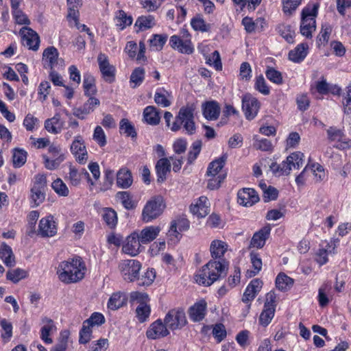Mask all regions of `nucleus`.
Here are the masks:
<instances>
[{
  "instance_id": "1",
  "label": "nucleus",
  "mask_w": 351,
  "mask_h": 351,
  "mask_svg": "<svg viewBox=\"0 0 351 351\" xmlns=\"http://www.w3.org/2000/svg\"><path fill=\"white\" fill-rule=\"evenodd\" d=\"M86 271V267L82 258L75 256L59 263L57 275L61 282L71 284L81 281L84 278Z\"/></svg>"
},
{
  "instance_id": "2",
  "label": "nucleus",
  "mask_w": 351,
  "mask_h": 351,
  "mask_svg": "<svg viewBox=\"0 0 351 351\" xmlns=\"http://www.w3.org/2000/svg\"><path fill=\"white\" fill-rule=\"evenodd\" d=\"M228 267V263L225 259L210 261L195 276V280L200 285L210 286L219 278L226 275Z\"/></svg>"
},
{
  "instance_id": "3",
  "label": "nucleus",
  "mask_w": 351,
  "mask_h": 351,
  "mask_svg": "<svg viewBox=\"0 0 351 351\" xmlns=\"http://www.w3.org/2000/svg\"><path fill=\"white\" fill-rule=\"evenodd\" d=\"M195 109L196 106L194 104H187L186 106L181 107L175 118L171 130L173 132H177L182 126L188 134H193L196 130L194 121Z\"/></svg>"
},
{
  "instance_id": "4",
  "label": "nucleus",
  "mask_w": 351,
  "mask_h": 351,
  "mask_svg": "<svg viewBox=\"0 0 351 351\" xmlns=\"http://www.w3.org/2000/svg\"><path fill=\"white\" fill-rule=\"evenodd\" d=\"M319 8V3H309L302 10L300 31L307 38H311L312 33L316 29Z\"/></svg>"
},
{
  "instance_id": "5",
  "label": "nucleus",
  "mask_w": 351,
  "mask_h": 351,
  "mask_svg": "<svg viewBox=\"0 0 351 351\" xmlns=\"http://www.w3.org/2000/svg\"><path fill=\"white\" fill-rule=\"evenodd\" d=\"M165 208L166 203L162 195L152 197L143 208L141 215L143 221L149 223L158 218L163 213Z\"/></svg>"
},
{
  "instance_id": "6",
  "label": "nucleus",
  "mask_w": 351,
  "mask_h": 351,
  "mask_svg": "<svg viewBox=\"0 0 351 351\" xmlns=\"http://www.w3.org/2000/svg\"><path fill=\"white\" fill-rule=\"evenodd\" d=\"M149 297L147 293L133 291L130 294V302L138 304L136 308V317L141 323L145 322L150 316L151 308L147 304Z\"/></svg>"
},
{
  "instance_id": "7",
  "label": "nucleus",
  "mask_w": 351,
  "mask_h": 351,
  "mask_svg": "<svg viewBox=\"0 0 351 351\" xmlns=\"http://www.w3.org/2000/svg\"><path fill=\"white\" fill-rule=\"evenodd\" d=\"M181 36L173 35L170 37L169 45L179 52L186 54H191L194 48L191 40V34L186 29L180 30Z\"/></svg>"
},
{
  "instance_id": "8",
  "label": "nucleus",
  "mask_w": 351,
  "mask_h": 351,
  "mask_svg": "<svg viewBox=\"0 0 351 351\" xmlns=\"http://www.w3.org/2000/svg\"><path fill=\"white\" fill-rule=\"evenodd\" d=\"M141 263L134 259L123 260L119 264V269L123 279L128 282H134L138 276L141 269Z\"/></svg>"
},
{
  "instance_id": "9",
  "label": "nucleus",
  "mask_w": 351,
  "mask_h": 351,
  "mask_svg": "<svg viewBox=\"0 0 351 351\" xmlns=\"http://www.w3.org/2000/svg\"><path fill=\"white\" fill-rule=\"evenodd\" d=\"M164 322L171 330L183 328L187 323L186 315L182 308H173L165 317Z\"/></svg>"
},
{
  "instance_id": "10",
  "label": "nucleus",
  "mask_w": 351,
  "mask_h": 351,
  "mask_svg": "<svg viewBox=\"0 0 351 351\" xmlns=\"http://www.w3.org/2000/svg\"><path fill=\"white\" fill-rule=\"evenodd\" d=\"M99 68L105 81L111 83L114 82L115 77V67L110 64L108 57L100 53L97 57Z\"/></svg>"
},
{
  "instance_id": "11",
  "label": "nucleus",
  "mask_w": 351,
  "mask_h": 351,
  "mask_svg": "<svg viewBox=\"0 0 351 351\" xmlns=\"http://www.w3.org/2000/svg\"><path fill=\"white\" fill-rule=\"evenodd\" d=\"M242 108L246 119L252 120L258 114L260 102L250 95H245L242 99Z\"/></svg>"
},
{
  "instance_id": "12",
  "label": "nucleus",
  "mask_w": 351,
  "mask_h": 351,
  "mask_svg": "<svg viewBox=\"0 0 351 351\" xmlns=\"http://www.w3.org/2000/svg\"><path fill=\"white\" fill-rule=\"evenodd\" d=\"M23 45L29 49L37 51L39 48L40 38L38 34L32 29L23 27L21 31Z\"/></svg>"
},
{
  "instance_id": "13",
  "label": "nucleus",
  "mask_w": 351,
  "mask_h": 351,
  "mask_svg": "<svg viewBox=\"0 0 351 351\" xmlns=\"http://www.w3.org/2000/svg\"><path fill=\"white\" fill-rule=\"evenodd\" d=\"M169 334L167 325L158 319L149 326L146 332V336L149 339H157L167 337Z\"/></svg>"
},
{
  "instance_id": "14",
  "label": "nucleus",
  "mask_w": 351,
  "mask_h": 351,
  "mask_svg": "<svg viewBox=\"0 0 351 351\" xmlns=\"http://www.w3.org/2000/svg\"><path fill=\"white\" fill-rule=\"evenodd\" d=\"M71 153L75 156L76 160L84 164L88 159V153L86 151L84 141L81 136H77L71 145Z\"/></svg>"
},
{
  "instance_id": "15",
  "label": "nucleus",
  "mask_w": 351,
  "mask_h": 351,
  "mask_svg": "<svg viewBox=\"0 0 351 351\" xmlns=\"http://www.w3.org/2000/svg\"><path fill=\"white\" fill-rule=\"evenodd\" d=\"M57 232L56 223L53 217L49 215L42 218L39 222L38 234L43 237H51Z\"/></svg>"
},
{
  "instance_id": "16",
  "label": "nucleus",
  "mask_w": 351,
  "mask_h": 351,
  "mask_svg": "<svg viewBox=\"0 0 351 351\" xmlns=\"http://www.w3.org/2000/svg\"><path fill=\"white\" fill-rule=\"evenodd\" d=\"M142 243L138 239V233L134 232L129 235L125 243L123 244L122 251L132 256H135L140 252V247Z\"/></svg>"
},
{
  "instance_id": "17",
  "label": "nucleus",
  "mask_w": 351,
  "mask_h": 351,
  "mask_svg": "<svg viewBox=\"0 0 351 351\" xmlns=\"http://www.w3.org/2000/svg\"><path fill=\"white\" fill-rule=\"evenodd\" d=\"M238 203L245 206H251L259 201L257 192L250 188H244L237 193Z\"/></svg>"
},
{
  "instance_id": "18",
  "label": "nucleus",
  "mask_w": 351,
  "mask_h": 351,
  "mask_svg": "<svg viewBox=\"0 0 351 351\" xmlns=\"http://www.w3.org/2000/svg\"><path fill=\"white\" fill-rule=\"evenodd\" d=\"M202 110L205 119L209 121H215L219 117L221 108L216 101H208L202 104Z\"/></svg>"
},
{
  "instance_id": "19",
  "label": "nucleus",
  "mask_w": 351,
  "mask_h": 351,
  "mask_svg": "<svg viewBox=\"0 0 351 351\" xmlns=\"http://www.w3.org/2000/svg\"><path fill=\"white\" fill-rule=\"evenodd\" d=\"M210 202L206 196H201L197 199L196 204L190 206V210L194 215L199 218L205 217L210 211Z\"/></svg>"
},
{
  "instance_id": "20",
  "label": "nucleus",
  "mask_w": 351,
  "mask_h": 351,
  "mask_svg": "<svg viewBox=\"0 0 351 351\" xmlns=\"http://www.w3.org/2000/svg\"><path fill=\"white\" fill-rule=\"evenodd\" d=\"M59 52L55 47L46 48L43 53V62L45 69H53L58 60Z\"/></svg>"
},
{
  "instance_id": "21",
  "label": "nucleus",
  "mask_w": 351,
  "mask_h": 351,
  "mask_svg": "<svg viewBox=\"0 0 351 351\" xmlns=\"http://www.w3.org/2000/svg\"><path fill=\"white\" fill-rule=\"evenodd\" d=\"M262 285L263 282L261 280L258 278L252 280L245 290L242 301L244 303H249L252 301L256 296L257 293L261 291Z\"/></svg>"
},
{
  "instance_id": "22",
  "label": "nucleus",
  "mask_w": 351,
  "mask_h": 351,
  "mask_svg": "<svg viewBox=\"0 0 351 351\" xmlns=\"http://www.w3.org/2000/svg\"><path fill=\"white\" fill-rule=\"evenodd\" d=\"M64 125V121L61 119L60 114L56 113L55 115L47 119L45 121V130L53 134H58L61 132Z\"/></svg>"
},
{
  "instance_id": "23",
  "label": "nucleus",
  "mask_w": 351,
  "mask_h": 351,
  "mask_svg": "<svg viewBox=\"0 0 351 351\" xmlns=\"http://www.w3.org/2000/svg\"><path fill=\"white\" fill-rule=\"evenodd\" d=\"M271 228L269 226L263 227L258 232H255L251 239L250 245L253 247L262 248L269 238Z\"/></svg>"
},
{
  "instance_id": "24",
  "label": "nucleus",
  "mask_w": 351,
  "mask_h": 351,
  "mask_svg": "<svg viewBox=\"0 0 351 351\" xmlns=\"http://www.w3.org/2000/svg\"><path fill=\"white\" fill-rule=\"evenodd\" d=\"M190 221L184 217H178L171 222L169 230L170 235L178 237L180 232L186 231L189 229Z\"/></svg>"
},
{
  "instance_id": "25",
  "label": "nucleus",
  "mask_w": 351,
  "mask_h": 351,
  "mask_svg": "<svg viewBox=\"0 0 351 351\" xmlns=\"http://www.w3.org/2000/svg\"><path fill=\"white\" fill-rule=\"evenodd\" d=\"M128 302L127 295L121 291L113 293L110 297L107 306L111 311H117L126 305Z\"/></svg>"
},
{
  "instance_id": "26",
  "label": "nucleus",
  "mask_w": 351,
  "mask_h": 351,
  "mask_svg": "<svg viewBox=\"0 0 351 351\" xmlns=\"http://www.w3.org/2000/svg\"><path fill=\"white\" fill-rule=\"evenodd\" d=\"M206 310V302L204 300L196 302L189 310L190 319L193 322L202 321L205 317Z\"/></svg>"
},
{
  "instance_id": "27",
  "label": "nucleus",
  "mask_w": 351,
  "mask_h": 351,
  "mask_svg": "<svg viewBox=\"0 0 351 351\" xmlns=\"http://www.w3.org/2000/svg\"><path fill=\"white\" fill-rule=\"evenodd\" d=\"M42 324L43 326L40 330V338L45 343H51L53 341L49 336L56 330L54 322L51 319L45 317L42 319Z\"/></svg>"
},
{
  "instance_id": "28",
  "label": "nucleus",
  "mask_w": 351,
  "mask_h": 351,
  "mask_svg": "<svg viewBox=\"0 0 351 351\" xmlns=\"http://www.w3.org/2000/svg\"><path fill=\"white\" fill-rule=\"evenodd\" d=\"M158 182L162 183L167 179V174L171 171V163L168 158H162L156 165Z\"/></svg>"
},
{
  "instance_id": "29",
  "label": "nucleus",
  "mask_w": 351,
  "mask_h": 351,
  "mask_svg": "<svg viewBox=\"0 0 351 351\" xmlns=\"http://www.w3.org/2000/svg\"><path fill=\"white\" fill-rule=\"evenodd\" d=\"M160 232L159 226H147L143 228L138 234V239L142 244H147L154 241Z\"/></svg>"
},
{
  "instance_id": "30",
  "label": "nucleus",
  "mask_w": 351,
  "mask_h": 351,
  "mask_svg": "<svg viewBox=\"0 0 351 351\" xmlns=\"http://www.w3.org/2000/svg\"><path fill=\"white\" fill-rule=\"evenodd\" d=\"M308 45L306 43L298 45L289 53V58L293 62L300 63L304 60L308 54Z\"/></svg>"
},
{
  "instance_id": "31",
  "label": "nucleus",
  "mask_w": 351,
  "mask_h": 351,
  "mask_svg": "<svg viewBox=\"0 0 351 351\" xmlns=\"http://www.w3.org/2000/svg\"><path fill=\"white\" fill-rule=\"evenodd\" d=\"M0 258L7 267H12L16 264L12 250L5 243H2L0 246Z\"/></svg>"
},
{
  "instance_id": "32",
  "label": "nucleus",
  "mask_w": 351,
  "mask_h": 351,
  "mask_svg": "<svg viewBox=\"0 0 351 351\" xmlns=\"http://www.w3.org/2000/svg\"><path fill=\"white\" fill-rule=\"evenodd\" d=\"M133 182L130 171L126 168L121 169L117 174V184L122 189L129 188Z\"/></svg>"
},
{
  "instance_id": "33",
  "label": "nucleus",
  "mask_w": 351,
  "mask_h": 351,
  "mask_svg": "<svg viewBox=\"0 0 351 351\" xmlns=\"http://www.w3.org/2000/svg\"><path fill=\"white\" fill-rule=\"evenodd\" d=\"M143 119L147 123L156 125L160 123V117L156 107L149 106L144 109Z\"/></svg>"
},
{
  "instance_id": "34",
  "label": "nucleus",
  "mask_w": 351,
  "mask_h": 351,
  "mask_svg": "<svg viewBox=\"0 0 351 351\" xmlns=\"http://www.w3.org/2000/svg\"><path fill=\"white\" fill-rule=\"evenodd\" d=\"M228 245L220 240H215L212 241L210 247L211 256L213 258L223 259V256L227 250Z\"/></svg>"
},
{
  "instance_id": "35",
  "label": "nucleus",
  "mask_w": 351,
  "mask_h": 351,
  "mask_svg": "<svg viewBox=\"0 0 351 351\" xmlns=\"http://www.w3.org/2000/svg\"><path fill=\"white\" fill-rule=\"evenodd\" d=\"M227 156L226 154L221 156L220 158L215 159L209 163L207 168L206 174L208 176H215L222 169L226 164Z\"/></svg>"
},
{
  "instance_id": "36",
  "label": "nucleus",
  "mask_w": 351,
  "mask_h": 351,
  "mask_svg": "<svg viewBox=\"0 0 351 351\" xmlns=\"http://www.w3.org/2000/svg\"><path fill=\"white\" fill-rule=\"evenodd\" d=\"M101 217L106 224L110 228H114L117 224V212L111 208H104L102 209Z\"/></svg>"
},
{
  "instance_id": "37",
  "label": "nucleus",
  "mask_w": 351,
  "mask_h": 351,
  "mask_svg": "<svg viewBox=\"0 0 351 351\" xmlns=\"http://www.w3.org/2000/svg\"><path fill=\"white\" fill-rule=\"evenodd\" d=\"M116 25L119 30L124 29L127 26H130L132 23V17L128 16L123 10H119L114 19Z\"/></svg>"
},
{
  "instance_id": "38",
  "label": "nucleus",
  "mask_w": 351,
  "mask_h": 351,
  "mask_svg": "<svg viewBox=\"0 0 351 351\" xmlns=\"http://www.w3.org/2000/svg\"><path fill=\"white\" fill-rule=\"evenodd\" d=\"M293 284V280L283 273L279 274L276 279V287L278 289L285 291Z\"/></svg>"
},
{
  "instance_id": "39",
  "label": "nucleus",
  "mask_w": 351,
  "mask_h": 351,
  "mask_svg": "<svg viewBox=\"0 0 351 351\" xmlns=\"http://www.w3.org/2000/svg\"><path fill=\"white\" fill-rule=\"evenodd\" d=\"M302 1V0H282L284 14L288 17L293 16Z\"/></svg>"
},
{
  "instance_id": "40",
  "label": "nucleus",
  "mask_w": 351,
  "mask_h": 351,
  "mask_svg": "<svg viewBox=\"0 0 351 351\" xmlns=\"http://www.w3.org/2000/svg\"><path fill=\"white\" fill-rule=\"evenodd\" d=\"M145 71L143 67L135 68L130 75V82L132 88L139 86L145 79Z\"/></svg>"
},
{
  "instance_id": "41",
  "label": "nucleus",
  "mask_w": 351,
  "mask_h": 351,
  "mask_svg": "<svg viewBox=\"0 0 351 351\" xmlns=\"http://www.w3.org/2000/svg\"><path fill=\"white\" fill-rule=\"evenodd\" d=\"M156 278L154 269H148L141 276H138L136 281L138 286L147 287L151 285Z\"/></svg>"
},
{
  "instance_id": "42",
  "label": "nucleus",
  "mask_w": 351,
  "mask_h": 351,
  "mask_svg": "<svg viewBox=\"0 0 351 351\" xmlns=\"http://www.w3.org/2000/svg\"><path fill=\"white\" fill-rule=\"evenodd\" d=\"M156 25L155 18L152 15L141 16L135 23V26L141 30H145L153 27Z\"/></svg>"
},
{
  "instance_id": "43",
  "label": "nucleus",
  "mask_w": 351,
  "mask_h": 351,
  "mask_svg": "<svg viewBox=\"0 0 351 351\" xmlns=\"http://www.w3.org/2000/svg\"><path fill=\"white\" fill-rule=\"evenodd\" d=\"M191 25L195 31L207 32L210 29V25L206 23L201 15H197L191 21Z\"/></svg>"
},
{
  "instance_id": "44",
  "label": "nucleus",
  "mask_w": 351,
  "mask_h": 351,
  "mask_svg": "<svg viewBox=\"0 0 351 351\" xmlns=\"http://www.w3.org/2000/svg\"><path fill=\"white\" fill-rule=\"evenodd\" d=\"M119 132L121 134H124L127 136L132 138L136 137V132L134 125L127 119H122L119 123Z\"/></svg>"
},
{
  "instance_id": "45",
  "label": "nucleus",
  "mask_w": 351,
  "mask_h": 351,
  "mask_svg": "<svg viewBox=\"0 0 351 351\" xmlns=\"http://www.w3.org/2000/svg\"><path fill=\"white\" fill-rule=\"evenodd\" d=\"M83 87L84 93L86 96L92 97L97 92L95 85V79L90 75H86L84 77Z\"/></svg>"
},
{
  "instance_id": "46",
  "label": "nucleus",
  "mask_w": 351,
  "mask_h": 351,
  "mask_svg": "<svg viewBox=\"0 0 351 351\" xmlns=\"http://www.w3.org/2000/svg\"><path fill=\"white\" fill-rule=\"evenodd\" d=\"M202 143L201 140H196L192 143L188 153V164L191 165L196 160L202 150Z\"/></svg>"
},
{
  "instance_id": "47",
  "label": "nucleus",
  "mask_w": 351,
  "mask_h": 351,
  "mask_svg": "<svg viewBox=\"0 0 351 351\" xmlns=\"http://www.w3.org/2000/svg\"><path fill=\"white\" fill-rule=\"evenodd\" d=\"M43 158L45 168L49 170L56 169L65 159L64 156H58L54 158L47 155H43Z\"/></svg>"
},
{
  "instance_id": "48",
  "label": "nucleus",
  "mask_w": 351,
  "mask_h": 351,
  "mask_svg": "<svg viewBox=\"0 0 351 351\" xmlns=\"http://www.w3.org/2000/svg\"><path fill=\"white\" fill-rule=\"evenodd\" d=\"M0 325L2 330H3V332L1 334V337L3 342L7 343L10 341L11 337H12V324L6 319L3 318L0 320Z\"/></svg>"
},
{
  "instance_id": "49",
  "label": "nucleus",
  "mask_w": 351,
  "mask_h": 351,
  "mask_svg": "<svg viewBox=\"0 0 351 351\" xmlns=\"http://www.w3.org/2000/svg\"><path fill=\"white\" fill-rule=\"evenodd\" d=\"M27 159V152L21 149H14L13 156H12V160H13V165L14 167H21L23 166Z\"/></svg>"
},
{
  "instance_id": "50",
  "label": "nucleus",
  "mask_w": 351,
  "mask_h": 351,
  "mask_svg": "<svg viewBox=\"0 0 351 351\" xmlns=\"http://www.w3.org/2000/svg\"><path fill=\"white\" fill-rule=\"evenodd\" d=\"M267 78L271 82L280 85L283 83L282 73L273 67H268L265 71Z\"/></svg>"
},
{
  "instance_id": "51",
  "label": "nucleus",
  "mask_w": 351,
  "mask_h": 351,
  "mask_svg": "<svg viewBox=\"0 0 351 351\" xmlns=\"http://www.w3.org/2000/svg\"><path fill=\"white\" fill-rule=\"evenodd\" d=\"M276 309L274 308H265L262 311L259 317V322L263 326H267L271 322L274 317Z\"/></svg>"
},
{
  "instance_id": "52",
  "label": "nucleus",
  "mask_w": 351,
  "mask_h": 351,
  "mask_svg": "<svg viewBox=\"0 0 351 351\" xmlns=\"http://www.w3.org/2000/svg\"><path fill=\"white\" fill-rule=\"evenodd\" d=\"M45 199V191L37 189H31L32 207H37L42 204Z\"/></svg>"
},
{
  "instance_id": "53",
  "label": "nucleus",
  "mask_w": 351,
  "mask_h": 351,
  "mask_svg": "<svg viewBox=\"0 0 351 351\" xmlns=\"http://www.w3.org/2000/svg\"><path fill=\"white\" fill-rule=\"evenodd\" d=\"M26 276L27 271L20 268L9 270L6 274L7 279L14 283L18 282L19 280L25 278Z\"/></svg>"
},
{
  "instance_id": "54",
  "label": "nucleus",
  "mask_w": 351,
  "mask_h": 351,
  "mask_svg": "<svg viewBox=\"0 0 351 351\" xmlns=\"http://www.w3.org/2000/svg\"><path fill=\"white\" fill-rule=\"evenodd\" d=\"M93 328L83 322L82 327L80 331L79 343L86 344L92 338Z\"/></svg>"
},
{
  "instance_id": "55",
  "label": "nucleus",
  "mask_w": 351,
  "mask_h": 351,
  "mask_svg": "<svg viewBox=\"0 0 351 351\" xmlns=\"http://www.w3.org/2000/svg\"><path fill=\"white\" fill-rule=\"evenodd\" d=\"M105 321L106 319L103 314L95 312L92 313L90 317L86 319L84 322L91 328H93L94 326L98 327L101 326L105 323Z\"/></svg>"
},
{
  "instance_id": "56",
  "label": "nucleus",
  "mask_w": 351,
  "mask_h": 351,
  "mask_svg": "<svg viewBox=\"0 0 351 351\" xmlns=\"http://www.w3.org/2000/svg\"><path fill=\"white\" fill-rule=\"evenodd\" d=\"M167 92L164 88L158 89L154 95V101L158 105L163 108L171 105V101L167 99L165 93Z\"/></svg>"
},
{
  "instance_id": "57",
  "label": "nucleus",
  "mask_w": 351,
  "mask_h": 351,
  "mask_svg": "<svg viewBox=\"0 0 351 351\" xmlns=\"http://www.w3.org/2000/svg\"><path fill=\"white\" fill-rule=\"evenodd\" d=\"M51 187L60 196L66 197L69 193L68 187L60 178L54 180Z\"/></svg>"
},
{
  "instance_id": "58",
  "label": "nucleus",
  "mask_w": 351,
  "mask_h": 351,
  "mask_svg": "<svg viewBox=\"0 0 351 351\" xmlns=\"http://www.w3.org/2000/svg\"><path fill=\"white\" fill-rule=\"evenodd\" d=\"M304 154L302 152H294L287 157V160L291 163V168L299 169L303 165Z\"/></svg>"
},
{
  "instance_id": "59",
  "label": "nucleus",
  "mask_w": 351,
  "mask_h": 351,
  "mask_svg": "<svg viewBox=\"0 0 351 351\" xmlns=\"http://www.w3.org/2000/svg\"><path fill=\"white\" fill-rule=\"evenodd\" d=\"M304 154L302 152H294L287 157V160L291 163V168L299 169L303 165Z\"/></svg>"
},
{
  "instance_id": "60",
  "label": "nucleus",
  "mask_w": 351,
  "mask_h": 351,
  "mask_svg": "<svg viewBox=\"0 0 351 351\" xmlns=\"http://www.w3.org/2000/svg\"><path fill=\"white\" fill-rule=\"evenodd\" d=\"M167 34H154L149 40L150 45L157 50H161L167 40Z\"/></svg>"
},
{
  "instance_id": "61",
  "label": "nucleus",
  "mask_w": 351,
  "mask_h": 351,
  "mask_svg": "<svg viewBox=\"0 0 351 351\" xmlns=\"http://www.w3.org/2000/svg\"><path fill=\"white\" fill-rule=\"evenodd\" d=\"M279 33L289 43L294 41L295 32L291 25H282L278 27Z\"/></svg>"
},
{
  "instance_id": "62",
  "label": "nucleus",
  "mask_w": 351,
  "mask_h": 351,
  "mask_svg": "<svg viewBox=\"0 0 351 351\" xmlns=\"http://www.w3.org/2000/svg\"><path fill=\"white\" fill-rule=\"evenodd\" d=\"M39 124V120L38 118L34 117L32 114L28 113L24 120L23 125L27 131L33 132L36 130V128Z\"/></svg>"
},
{
  "instance_id": "63",
  "label": "nucleus",
  "mask_w": 351,
  "mask_h": 351,
  "mask_svg": "<svg viewBox=\"0 0 351 351\" xmlns=\"http://www.w3.org/2000/svg\"><path fill=\"white\" fill-rule=\"evenodd\" d=\"M117 197L120 199L123 206L128 210L134 208V204L130 197L129 192L120 191L117 193Z\"/></svg>"
},
{
  "instance_id": "64",
  "label": "nucleus",
  "mask_w": 351,
  "mask_h": 351,
  "mask_svg": "<svg viewBox=\"0 0 351 351\" xmlns=\"http://www.w3.org/2000/svg\"><path fill=\"white\" fill-rule=\"evenodd\" d=\"M108 348V340L107 339L101 338L90 343L88 351H106Z\"/></svg>"
}]
</instances>
